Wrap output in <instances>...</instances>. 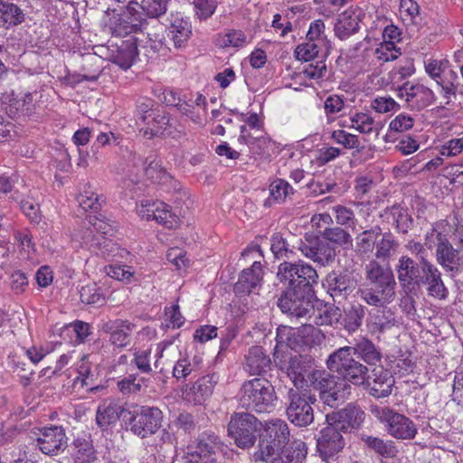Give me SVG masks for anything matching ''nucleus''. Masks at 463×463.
<instances>
[{"label": "nucleus", "instance_id": "1", "mask_svg": "<svg viewBox=\"0 0 463 463\" xmlns=\"http://www.w3.org/2000/svg\"><path fill=\"white\" fill-rule=\"evenodd\" d=\"M171 0H129L122 12L108 8L104 12L106 27L110 33L124 37L145 32L149 20L159 19L167 12Z\"/></svg>", "mask_w": 463, "mask_h": 463}, {"label": "nucleus", "instance_id": "2", "mask_svg": "<svg viewBox=\"0 0 463 463\" xmlns=\"http://www.w3.org/2000/svg\"><path fill=\"white\" fill-rule=\"evenodd\" d=\"M356 355L369 366L381 363L383 354L379 346L367 337L355 340L353 346H344L334 351L326 359L330 372L337 373L346 382L362 383L368 366L357 361Z\"/></svg>", "mask_w": 463, "mask_h": 463}, {"label": "nucleus", "instance_id": "3", "mask_svg": "<svg viewBox=\"0 0 463 463\" xmlns=\"http://www.w3.org/2000/svg\"><path fill=\"white\" fill-rule=\"evenodd\" d=\"M365 283L360 288L361 298L368 305L383 307L395 298L396 281L389 266L371 260L364 267Z\"/></svg>", "mask_w": 463, "mask_h": 463}, {"label": "nucleus", "instance_id": "4", "mask_svg": "<svg viewBox=\"0 0 463 463\" xmlns=\"http://www.w3.org/2000/svg\"><path fill=\"white\" fill-rule=\"evenodd\" d=\"M277 400L274 386L265 378L245 381L238 393L240 407L257 413L272 411L276 407Z\"/></svg>", "mask_w": 463, "mask_h": 463}, {"label": "nucleus", "instance_id": "5", "mask_svg": "<svg viewBox=\"0 0 463 463\" xmlns=\"http://www.w3.org/2000/svg\"><path fill=\"white\" fill-rule=\"evenodd\" d=\"M317 402L314 394L298 388H290L284 401L285 411L288 420L295 426L304 428L314 422V409L312 405Z\"/></svg>", "mask_w": 463, "mask_h": 463}, {"label": "nucleus", "instance_id": "6", "mask_svg": "<svg viewBox=\"0 0 463 463\" xmlns=\"http://www.w3.org/2000/svg\"><path fill=\"white\" fill-rule=\"evenodd\" d=\"M372 414L384 426L386 432L397 439H412L418 430L414 422L403 414L387 406L373 405Z\"/></svg>", "mask_w": 463, "mask_h": 463}, {"label": "nucleus", "instance_id": "7", "mask_svg": "<svg viewBox=\"0 0 463 463\" xmlns=\"http://www.w3.org/2000/svg\"><path fill=\"white\" fill-rule=\"evenodd\" d=\"M277 277L281 283L287 286L286 288L292 289H313L314 285L318 281L317 270L311 265L301 260L280 263Z\"/></svg>", "mask_w": 463, "mask_h": 463}, {"label": "nucleus", "instance_id": "8", "mask_svg": "<svg viewBox=\"0 0 463 463\" xmlns=\"http://www.w3.org/2000/svg\"><path fill=\"white\" fill-rule=\"evenodd\" d=\"M314 289L286 288L278 299V307L290 317L307 318L314 313Z\"/></svg>", "mask_w": 463, "mask_h": 463}, {"label": "nucleus", "instance_id": "9", "mask_svg": "<svg viewBox=\"0 0 463 463\" xmlns=\"http://www.w3.org/2000/svg\"><path fill=\"white\" fill-rule=\"evenodd\" d=\"M260 424L259 420L250 412H235L232 414L227 425L228 436L237 447L250 449L256 442Z\"/></svg>", "mask_w": 463, "mask_h": 463}, {"label": "nucleus", "instance_id": "10", "mask_svg": "<svg viewBox=\"0 0 463 463\" xmlns=\"http://www.w3.org/2000/svg\"><path fill=\"white\" fill-rule=\"evenodd\" d=\"M130 431L141 439L155 434L162 426L163 412L153 406H137L128 412Z\"/></svg>", "mask_w": 463, "mask_h": 463}, {"label": "nucleus", "instance_id": "11", "mask_svg": "<svg viewBox=\"0 0 463 463\" xmlns=\"http://www.w3.org/2000/svg\"><path fill=\"white\" fill-rule=\"evenodd\" d=\"M364 419L365 412L359 405L354 403H348L345 408L326 415L327 424L344 433H350L358 430Z\"/></svg>", "mask_w": 463, "mask_h": 463}, {"label": "nucleus", "instance_id": "12", "mask_svg": "<svg viewBox=\"0 0 463 463\" xmlns=\"http://www.w3.org/2000/svg\"><path fill=\"white\" fill-rule=\"evenodd\" d=\"M354 385L363 386L369 394L375 398H384L392 393L394 385V378L391 372L383 366H375L367 371L362 383L350 382Z\"/></svg>", "mask_w": 463, "mask_h": 463}, {"label": "nucleus", "instance_id": "13", "mask_svg": "<svg viewBox=\"0 0 463 463\" xmlns=\"http://www.w3.org/2000/svg\"><path fill=\"white\" fill-rule=\"evenodd\" d=\"M397 97L405 101L411 110L420 111L431 105L435 100L434 92L428 87L411 81L397 88Z\"/></svg>", "mask_w": 463, "mask_h": 463}, {"label": "nucleus", "instance_id": "14", "mask_svg": "<svg viewBox=\"0 0 463 463\" xmlns=\"http://www.w3.org/2000/svg\"><path fill=\"white\" fill-rule=\"evenodd\" d=\"M36 442L43 454L53 457L67 449L68 437L62 426L52 425L40 430Z\"/></svg>", "mask_w": 463, "mask_h": 463}, {"label": "nucleus", "instance_id": "15", "mask_svg": "<svg viewBox=\"0 0 463 463\" xmlns=\"http://www.w3.org/2000/svg\"><path fill=\"white\" fill-rule=\"evenodd\" d=\"M323 286L335 302H341L354 291L357 281L353 274L346 270H333L326 275Z\"/></svg>", "mask_w": 463, "mask_h": 463}, {"label": "nucleus", "instance_id": "16", "mask_svg": "<svg viewBox=\"0 0 463 463\" xmlns=\"http://www.w3.org/2000/svg\"><path fill=\"white\" fill-rule=\"evenodd\" d=\"M301 253L322 266L333 262L335 258V249L326 240L317 236H306L305 241L299 243Z\"/></svg>", "mask_w": 463, "mask_h": 463}, {"label": "nucleus", "instance_id": "17", "mask_svg": "<svg viewBox=\"0 0 463 463\" xmlns=\"http://www.w3.org/2000/svg\"><path fill=\"white\" fill-rule=\"evenodd\" d=\"M345 445V441L341 431L329 424L321 430L317 439V452L325 461H328L338 454Z\"/></svg>", "mask_w": 463, "mask_h": 463}, {"label": "nucleus", "instance_id": "18", "mask_svg": "<svg viewBox=\"0 0 463 463\" xmlns=\"http://www.w3.org/2000/svg\"><path fill=\"white\" fill-rule=\"evenodd\" d=\"M135 329L134 323L118 318L105 321L100 325V331L109 335V343L117 348H124L130 345Z\"/></svg>", "mask_w": 463, "mask_h": 463}, {"label": "nucleus", "instance_id": "19", "mask_svg": "<svg viewBox=\"0 0 463 463\" xmlns=\"http://www.w3.org/2000/svg\"><path fill=\"white\" fill-rule=\"evenodd\" d=\"M422 269V260L417 262L408 255L401 256L396 265V271L402 288L409 290L419 288Z\"/></svg>", "mask_w": 463, "mask_h": 463}, {"label": "nucleus", "instance_id": "20", "mask_svg": "<svg viewBox=\"0 0 463 463\" xmlns=\"http://www.w3.org/2000/svg\"><path fill=\"white\" fill-rule=\"evenodd\" d=\"M422 269L419 288L425 286L430 296L440 299L446 298L448 289L443 283L439 269L428 260H422Z\"/></svg>", "mask_w": 463, "mask_h": 463}, {"label": "nucleus", "instance_id": "21", "mask_svg": "<svg viewBox=\"0 0 463 463\" xmlns=\"http://www.w3.org/2000/svg\"><path fill=\"white\" fill-rule=\"evenodd\" d=\"M216 383L215 374L204 375L193 384L186 385L183 391V397L194 405L203 404L213 394Z\"/></svg>", "mask_w": 463, "mask_h": 463}, {"label": "nucleus", "instance_id": "22", "mask_svg": "<svg viewBox=\"0 0 463 463\" xmlns=\"http://www.w3.org/2000/svg\"><path fill=\"white\" fill-rule=\"evenodd\" d=\"M360 439L364 448L382 458L393 459L399 454L396 443L392 439L362 433Z\"/></svg>", "mask_w": 463, "mask_h": 463}, {"label": "nucleus", "instance_id": "23", "mask_svg": "<svg viewBox=\"0 0 463 463\" xmlns=\"http://www.w3.org/2000/svg\"><path fill=\"white\" fill-rule=\"evenodd\" d=\"M138 121L146 126L145 134L150 136H166L171 135L169 128V118L160 110L145 109L141 107V114L138 116Z\"/></svg>", "mask_w": 463, "mask_h": 463}, {"label": "nucleus", "instance_id": "24", "mask_svg": "<svg viewBox=\"0 0 463 463\" xmlns=\"http://www.w3.org/2000/svg\"><path fill=\"white\" fill-rule=\"evenodd\" d=\"M137 56V44L134 38L119 40L110 50V60L120 68L127 70Z\"/></svg>", "mask_w": 463, "mask_h": 463}, {"label": "nucleus", "instance_id": "25", "mask_svg": "<svg viewBox=\"0 0 463 463\" xmlns=\"http://www.w3.org/2000/svg\"><path fill=\"white\" fill-rule=\"evenodd\" d=\"M262 435L282 452L292 450L286 448L290 440V430L288 423L280 419L273 420L266 424Z\"/></svg>", "mask_w": 463, "mask_h": 463}, {"label": "nucleus", "instance_id": "26", "mask_svg": "<svg viewBox=\"0 0 463 463\" xmlns=\"http://www.w3.org/2000/svg\"><path fill=\"white\" fill-rule=\"evenodd\" d=\"M271 360L262 346L253 345L245 354L243 368L251 375L265 373L270 367Z\"/></svg>", "mask_w": 463, "mask_h": 463}, {"label": "nucleus", "instance_id": "27", "mask_svg": "<svg viewBox=\"0 0 463 463\" xmlns=\"http://www.w3.org/2000/svg\"><path fill=\"white\" fill-rule=\"evenodd\" d=\"M380 217L388 223L392 222L398 232L405 234L411 228L413 219L409 214L408 209L400 203H394L390 207L384 208L380 213Z\"/></svg>", "mask_w": 463, "mask_h": 463}, {"label": "nucleus", "instance_id": "28", "mask_svg": "<svg viewBox=\"0 0 463 463\" xmlns=\"http://www.w3.org/2000/svg\"><path fill=\"white\" fill-rule=\"evenodd\" d=\"M261 279L262 265L260 261H254L250 268L243 269L240 274L233 287L234 293L238 296L250 294Z\"/></svg>", "mask_w": 463, "mask_h": 463}, {"label": "nucleus", "instance_id": "29", "mask_svg": "<svg viewBox=\"0 0 463 463\" xmlns=\"http://www.w3.org/2000/svg\"><path fill=\"white\" fill-rule=\"evenodd\" d=\"M436 260L446 271L457 272L463 266V255L452 242L443 243L436 249Z\"/></svg>", "mask_w": 463, "mask_h": 463}, {"label": "nucleus", "instance_id": "30", "mask_svg": "<svg viewBox=\"0 0 463 463\" xmlns=\"http://www.w3.org/2000/svg\"><path fill=\"white\" fill-rule=\"evenodd\" d=\"M124 411V408L115 401H105L99 405L96 413L97 425L101 429L115 424Z\"/></svg>", "mask_w": 463, "mask_h": 463}, {"label": "nucleus", "instance_id": "31", "mask_svg": "<svg viewBox=\"0 0 463 463\" xmlns=\"http://www.w3.org/2000/svg\"><path fill=\"white\" fill-rule=\"evenodd\" d=\"M25 18L24 11L15 4L0 0V27L8 29L21 24Z\"/></svg>", "mask_w": 463, "mask_h": 463}, {"label": "nucleus", "instance_id": "32", "mask_svg": "<svg viewBox=\"0 0 463 463\" xmlns=\"http://www.w3.org/2000/svg\"><path fill=\"white\" fill-rule=\"evenodd\" d=\"M349 122L347 123V120H345L342 126L354 128L362 134L375 133L376 136L379 134V124L369 113L355 112L350 116Z\"/></svg>", "mask_w": 463, "mask_h": 463}, {"label": "nucleus", "instance_id": "33", "mask_svg": "<svg viewBox=\"0 0 463 463\" xmlns=\"http://www.w3.org/2000/svg\"><path fill=\"white\" fill-rule=\"evenodd\" d=\"M359 29L358 16L351 10H346L339 14L335 25V35L340 40H345Z\"/></svg>", "mask_w": 463, "mask_h": 463}, {"label": "nucleus", "instance_id": "34", "mask_svg": "<svg viewBox=\"0 0 463 463\" xmlns=\"http://www.w3.org/2000/svg\"><path fill=\"white\" fill-rule=\"evenodd\" d=\"M192 34L191 24L184 18L175 17L168 28V37L176 48H181Z\"/></svg>", "mask_w": 463, "mask_h": 463}, {"label": "nucleus", "instance_id": "35", "mask_svg": "<svg viewBox=\"0 0 463 463\" xmlns=\"http://www.w3.org/2000/svg\"><path fill=\"white\" fill-rule=\"evenodd\" d=\"M382 234V228L375 225L364 230L355 237V251L359 254H369L376 245V239Z\"/></svg>", "mask_w": 463, "mask_h": 463}, {"label": "nucleus", "instance_id": "36", "mask_svg": "<svg viewBox=\"0 0 463 463\" xmlns=\"http://www.w3.org/2000/svg\"><path fill=\"white\" fill-rule=\"evenodd\" d=\"M452 232L450 223L447 220H439L433 223L431 231L427 232L425 236V245L429 248L432 247L434 239L437 241L436 249L443 243H450L448 235Z\"/></svg>", "mask_w": 463, "mask_h": 463}, {"label": "nucleus", "instance_id": "37", "mask_svg": "<svg viewBox=\"0 0 463 463\" xmlns=\"http://www.w3.org/2000/svg\"><path fill=\"white\" fill-rule=\"evenodd\" d=\"M279 456H281V450L261 434L257 449L252 455L253 460L255 462L272 463V460Z\"/></svg>", "mask_w": 463, "mask_h": 463}, {"label": "nucleus", "instance_id": "38", "mask_svg": "<svg viewBox=\"0 0 463 463\" xmlns=\"http://www.w3.org/2000/svg\"><path fill=\"white\" fill-rule=\"evenodd\" d=\"M74 463H90L95 459V449L90 439L77 438L73 441Z\"/></svg>", "mask_w": 463, "mask_h": 463}, {"label": "nucleus", "instance_id": "39", "mask_svg": "<svg viewBox=\"0 0 463 463\" xmlns=\"http://www.w3.org/2000/svg\"><path fill=\"white\" fill-rule=\"evenodd\" d=\"M382 238L377 241L375 245V258L382 260H388L392 253L395 252L399 242L394 239L391 232L383 233Z\"/></svg>", "mask_w": 463, "mask_h": 463}, {"label": "nucleus", "instance_id": "40", "mask_svg": "<svg viewBox=\"0 0 463 463\" xmlns=\"http://www.w3.org/2000/svg\"><path fill=\"white\" fill-rule=\"evenodd\" d=\"M221 446L222 441L215 433L204 431L199 435L194 450L214 457L215 453L221 449Z\"/></svg>", "mask_w": 463, "mask_h": 463}, {"label": "nucleus", "instance_id": "41", "mask_svg": "<svg viewBox=\"0 0 463 463\" xmlns=\"http://www.w3.org/2000/svg\"><path fill=\"white\" fill-rule=\"evenodd\" d=\"M155 210L156 213L153 220L168 229H175L177 227L179 218L175 213L171 212V208L168 204L156 201V208H155Z\"/></svg>", "mask_w": 463, "mask_h": 463}, {"label": "nucleus", "instance_id": "42", "mask_svg": "<svg viewBox=\"0 0 463 463\" xmlns=\"http://www.w3.org/2000/svg\"><path fill=\"white\" fill-rule=\"evenodd\" d=\"M220 48L241 47L246 43V35L241 30H230L224 34H218L215 40Z\"/></svg>", "mask_w": 463, "mask_h": 463}, {"label": "nucleus", "instance_id": "43", "mask_svg": "<svg viewBox=\"0 0 463 463\" xmlns=\"http://www.w3.org/2000/svg\"><path fill=\"white\" fill-rule=\"evenodd\" d=\"M295 330L296 328L289 326H279L277 330L278 342L287 344L291 349H302L306 346V342L300 338V335H297Z\"/></svg>", "mask_w": 463, "mask_h": 463}, {"label": "nucleus", "instance_id": "44", "mask_svg": "<svg viewBox=\"0 0 463 463\" xmlns=\"http://www.w3.org/2000/svg\"><path fill=\"white\" fill-rule=\"evenodd\" d=\"M80 298L82 303L101 307L105 304L106 298L102 289L96 285H87L80 288Z\"/></svg>", "mask_w": 463, "mask_h": 463}, {"label": "nucleus", "instance_id": "45", "mask_svg": "<svg viewBox=\"0 0 463 463\" xmlns=\"http://www.w3.org/2000/svg\"><path fill=\"white\" fill-rule=\"evenodd\" d=\"M311 381L315 389L320 391V394L336 388L335 377L326 371H315L311 374Z\"/></svg>", "mask_w": 463, "mask_h": 463}, {"label": "nucleus", "instance_id": "46", "mask_svg": "<svg viewBox=\"0 0 463 463\" xmlns=\"http://www.w3.org/2000/svg\"><path fill=\"white\" fill-rule=\"evenodd\" d=\"M295 332L303 341L306 342V346L311 347L312 345L319 344L324 339V335L321 330L315 327L310 324L302 325L297 327Z\"/></svg>", "mask_w": 463, "mask_h": 463}, {"label": "nucleus", "instance_id": "47", "mask_svg": "<svg viewBox=\"0 0 463 463\" xmlns=\"http://www.w3.org/2000/svg\"><path fill=\"white\" fill-rule=\"evenodd\" d=\"M322 238L328 243L345 246L352 242V237L348 232L340 227L326 228L322 232Z\"/></svg>", "mask_w": 463, "mask_h": 463}, {"label": "nucleus", "instance_id": "48", "mask_svg": "<svg viewBox=\"0 0 463 463\" xmlns=\"http://www.w3.org/2000/svg\"><path fill=\"white\" fill-rule=\"evenodd\" d=\"M292 186L283 179H277L269 185V194L271 199L279 203L285 202L286 198L293 194Z\"/></svg>", "mask_w": 463, "mask_h": 463}, {"label": "nucleus", "instance_id": "49", "mask_svg": "<svg viewBox=\"0 0 463 463\" xmlns=\"http://www.w3.org/2000/svg\"><path fill=\"white\" fill-rule=\"evenodd\" d=\"M341 317V310L334 305H326L323 310H319L318 315L315 318L317 326H327L337 323Z\"/></svg>", "mask_w": 463, "mask_h": 463}, {"label": "nucleus", "instance_id": "50", "mask_svg": "<svg viewBox=\"0 0 463 463\" xmlns=\"http://www.w3.org/2000/svg\"><path fill=\"white\" fill-rule=\"evenodd\" d=\"M158 354H157V359L156 360L154 366L156 369H158L160 373H162L165 369V363L162 362L163 359H165V361L168 363V365H171V364L174 362L173 359H171L170 356L180 354L177 347L172 346V344H165V343H160L157 346Z\"/></svg>", "mask_w": 463, "mask_h": 463}, {"label": "nucleus", "instance_id": "51", "mask_svg": "<svg viewBox=\"0 0 463 463\" xmlns=\"http://www.w3.org/2000/svg\"><path fill=\"white\" fill-rule=\"evenodd\" d=\"M304 447V443L298 444L294 449L282 452L281 456L272 460V463H303L307 454Z\"/></svg>", "mask_w": 463, "mask_h": 463}, {"label": "nucleus", "instance_id": "52", "mask_svg": "<svg viewBox=\"0 0 463 463\" xmlns=\"http://www.w3.org/2000/svg\"><path fill=\"white\" fill-rule=\"evenodd\" d=\"M270 241V250L277 259L288 258V254L293 252L280 233L273 234Z\"/></svg>", "mask_w": 463, "mask_h": 463}, {"label": "nucleus", "instance_id": "53", "mask_svg": "<svg viewBox=\"0 0 463 463\" xmlns=\"http://www.w3.org/2000/svg\"><path fill=\"white\" fill-rule=\"evenodd\" d=\"M331 137L335 143L342 145L347 149L359 148L361 145L356 135L348 133L342 129L333 131Z\"/></svg>", "mask_w": 463, "mask_h": 463}, {"label": "nucleus", "instance_id": "54", "mask_svg": "<svg viewBox=\"0 0 463 463\" xmlns=\"http://www.w3.org/2000/svg\"><path fill=\"white\" fill-rule=\"evenodd\" d=\"M144 378H140L137 381L136 375L131 374L126 378L118 382V388L123 394H132L141 392L142 385L144 383Z\"/></svg>", "mask_w": 463, "mask_h": 463}, {"label": "nucleus", "instance_id": "55", "mask_svg": "<svg viewBox=\"0 0 463 463\" xmlns=\"http://www.w3.org/2000/svg\"><path fill=\"white\" fill-rule=\"evenodd\" d=\"M105 272L110 278L126 282H130L134 275L132 268L127 265L110 264L105 267Z\"/></svg>", "mask_w": 463, "mask_h": 463}, {"label": "nucleus", "instance_id": "56", "mask_svg": "<svg viewBox=\"0 0 463 463\" xmlns=\"http://www.w3.org/2000/svg\"><path fill=\"white\" fill-rule=\"evenodd\" d=\"M319 47L313 40L299 44L295 51L296 58L300 61H310L317 56Z\"/></svg>", "mask_w": 463, "mask_h": 463}, {"label": "nucleus", "instance_id": "57", "mask_svg": "<svg viewBox=\"0 0 463 463\" xmlns=\"http://www.w3.org/2000/svg\"><path fill=\"white\" fill-rule=\"evenodd\" d=\"M449 79L437 80V83L441 87L443 92V98L446 99L445 104L449 105L451 102L452 98L456 97L457 85L454 84L453 80L458 78L457 74L453 71H449Z\"/></svg>", "mask_w": 463, "mask_h": 463}, {"label": "nucleus", "instance_id": "58", "mask_svg": "<svg viewBox=\"0 0 463 463\" xmlns=\"http://www.w3.org/2000/svg\"><path fill=\"white\" fill-rule=\"evenodd\" d=\"M333 212L338 224L347 227L354 225V213L350 208L343 205H335L333 207Z\"/></svg>", "mask_w": 463, "mask_h": 463}, {"label": "nucleus", "instance_id": "59", "mask_svg": "<svg viewBox=\"0 0 463 463\" xmlns=\"http://www.w3.org/2000/svg\"><path fill=\"white\" fill-rule=\"evenodd\" d=\"M77 202L84 211L98 210L100 206L99 196L92 191L87 189L78 195Z\"/></svg>", "mask_w": 463, "mask_h": 463}, {"label": "nucleus", "instance_id": "60", "mask_svg": "<svg viewBox=\"0 0 463 463\" xmlns=\"http://www.w3.org/2000/svg\"><path fill=\"white\" fill-rule=\"evenodd\" d=\"M375 54L378 60L389 61L396 60L401 55V52L392 43H382L380 47L375 50Z\"/></svg>", "mask_w": 463, "mask_h": 463}, {"label": "nucleus", "instance_id": "61", "mask_svg": "<svg viewBox=\"0 0 463 463\" xmlns=\"http://www.w3.org/2000/svg\"><path fill=\"white\" fill-rule=\"evenodd\" d=\"M414 125V118L404 113L397 115L389 125L391 131L403 132L411 129Z\"/></svg>", "mask_w": 463, "mask_h": 463}, {"label": "nucleus", "instance_id": "62", "mask_svg": "<svg viewBox=\"0 0 463 463\" xmlns=\"http://www.w3.org/2000/svg\"><path fill=\"white\" fill-rule=\"evenodd\" d=\"M398 107L397 102L391 97H377L371 102V108L378 113H387Z\"/></svg>", "mask_w": 463, "mask_h": 463}, {"label": "nucleus", "instance_id": "63", "mask_svg": "<svg viewBox=\"0 0 463 463\" xmlns=\"http://www.w3.org/2000/svg\"><path fill=\"white\" fill-rule=\"evenodd\" d=\"M150 350L137 351L134 354L133 363L142 373L152 372L150 364Z\"/></svg>", "mask_w": 463, "mask_h": 463}, {"label": "nucleus", "instance_id": "64", "mask_svg": "<svg viewBox=\"0 0 463 463\" xmlns=\"http://www.w3.org/2000/svg\"><path fill=\"white\" fill-rule=\"evenodd\" d=\"M451 396L452 401L463 407V371L455 373Z\"/></svg>", "mask_w": 463, "mask_h": 463}]
</instances>
